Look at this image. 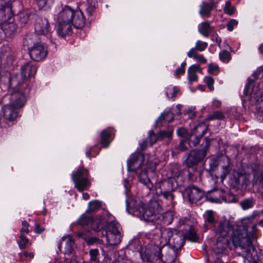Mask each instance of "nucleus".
Wrapping results in <instances>:
<instances>
[{"label": "nucleus", "instance_id": "1", "mask_svg": "<svg viewBox=\"0 0 263 263\" xmlns=\"http://www.w3.org/2000/svg\"><path fill=\"white\" fill-rule=\"evenodd\" d=\"M205 144L201 149H194L191 151L186 159V164L188 167V177L191 181H196L200 176L202 173L201 167L197 166L199 162L201 161L206 155L207 149L210 144V140L205 138Z\"/></svg>", "mask_w": 263, "mask_h": 263}, {"label": "nucleus", "instance_id": "2", "mask_svg": "<svg viewBox=\"0 0 263 263\" xmlns=\"http://www.w3.org/2000/svg\"><path fill=\"white\" fill-rule=\"evenodd\" d=\"M253 235L249 234L247 230L242 227H235L233 229L231 233L230 239L231 241L234 248L239 247L242 250V252L248 254L249 252V247L252 244Z\"/></svg>", "mask_w": 263, "mask_h": 263}, {"label": "nucleus", "instance_id": "3", "mask_svg": "<svg viewBox=\"0 0 263 263\" xmlns=\"http://www.w3.org/2000/svg\"><path fill=\"white\" fill-rule=\"evenodd\" d=\"M11 101L12 104L5 105L2 110L4 118L9 121L16 118L17 113L16 109L24 105L26 99L24 93L14 92L11 94Z\"/></svg>", "mask_w": 263, "mask_h": 263}, {"label": "nucleus", "instance_id": "4", "mask_svg": "<svg viewBox=\"0 0 263 263\" xmlns=\"http://www.w3.org/2000/svg\"><path fill=\"white\" fill-rule=\"evenodd\" d=\"M71 177L75 187L79 192L88 190L90 186L88 171L84 167H79L71 175Z\"/></svg>", "mask_w": 263, "mask_h": 263}, {"label": "nucleus", "instance_id": "5", "mask_svg": "<svg viewBox=\"0 0 263 263\" xmlns=\"http://www.w3.org/2000/svg\"><path fill=\"white\" fill-rule=\"evenodd\" d=\"M173 187L172 179L163 180L156 184V192L159 196H162L173 204L174 199V195L172 193Z\"/></svg>", "mask_w": 263, "mask_h": 263}, {"label": "nucleus", "instance_id": "6", "mask_svg": "<svg viewBox=\"0 0 263 263\" xmlns=\"http://www.w3.org/2000/svg\"><path fill=\"white\" fill-rule=\"evenodd\" d=\"M161 212V208L156 201H152L147 205L142 206L138 213L145 221H152V217Z\"/></svg>", "mask_w": 263, "mask_h": 263}, {"label": "nucleus", "instance_id": "7", "mask_svg": "<svg viewBox=\"0 0 263 263\" xmlns=\"http://www.w3.org/2000/svg\"><path fill=\"white\" fill-rule=\"evenodd\" d=\"M161 248L152 244L147 245L141 253L142 259L146 262H153L161 258Z\"/></svg>", "mask_w": 263, "mask_h": 263}, {"label": "nucleus", "instance_id": "8", "mask_svg": "<svg viewBox=\"0 0 263 263\" xmlns=\"http://www.w3.org/2000/svg\"><path fill=\"white\" fill-rule=\"evenodd\" d=\"M105 235L107 243L110 246L117 245L121 241L122 236L118 229V225H110L105 229Z\"/></svg>", "mask_w": 263, "mask_h": 263}, {"label": "nucleus", "instance_id": "9", "mask_svg": "<svg viewBox=\"0 0 263 263\" xmlns=\"http://www.w3.org/2000/svg\"><path fill=\"white\" fill-rule=\"evenodd\" d=\"M234 227L231 222L227 219L218 221L215 226V234L216 237L228 238Z\"/></svg>", "mask_w": 263, "mask_h": 263}, {"label": "nucleus", "instance_id": "10", "mask_svg": "<svg viewBox=\"0 0 263 263\" xmlns=\"http://www.w3.org/2000/svg\"><path fill=\"white\" fill-rule=\"evenodd\" d=\"M35 33L42 35L44 37H48L50 35V27L48 20L45 17H39L36 19L34 25Z\"/></svg>", "mask_w": 263, "mask_h": 263}, {"label": "nucleus", "instance_id": "11", "mask_svg": "<svg viewBox=\"0 0 263 263\" xmlns=\"http://www.w3.org/2000/svg\"><path fill=\"white\" fill-rule=\"evenodd\" d=\"M114 217L107 212H105L100 216L99 219H97L96 221L93 222V224H96V227H93V229L95 231H99L100 230L106 227V229L110 225H117V224L113 222Z\"/></svg>", "mask_w": 263, "mask_h": 263}, {"label": "nucleus", "instance_id": "12", "mask_svg": "<svg viewBox=\"0 0 263 263\" xmlns=\"http://www.w3.org/2000/svg\"><path fill=\"white\" fill-rule=\"evenodd\" d=\"M168 242L172 249L177 251L180 249L185 243V237L181 233L174 234L171 230L167 231Z\"/></svg>", "mask_w": 263, "mask_h": 263}, {"label": "nucleus", "instance_id": "13", "mask_svg": "<svg viewBox=\"0 0 263 263\" xmlns=\"http://www.w3.org/2000/svg\"><path fill=\"white\" fill-rule=\"evenodd\" d=\"M48 53L47 47L41 42L29 49L30 58L35 61L44 59Z\"/></svg>", "mask_w": 263, "mask_h": 263}, {"label": "nucleus", "instance_id": "14", "mask_svg": "<svg viewBox=\"0 0 263 263\" xmlns=\"http://www.w3.org/2000/svg\"><path fill=\"white\" fill-rule=\"evenodd\" d=\"M144 162V156L139 153L133 154L128 160L127 167L128 171L136 172L140 168Z\"/></svg>", "mask_w": 263, "mask_h": 263}, {"label": "nucleus", "instance_id": "15", "mask_svg": "<svg viewBox=\"0 0 263 263\" xmlns=\"http://www.w3.org/2000/svg\"><path fill=\"white\" fill-rule=\"evenodd\" d=\"M74 246V240L71 237L67 236L62 238L58 248L61 252L65 254H70L73 251Z\"/></svg>", "mask_w": 263, "mask_h": 263}, {"label": "nucleus", "instance_id": "16", "mask_svg": "<svg viewBox=\"0 0 263 263\" xmlns=\"http://www.w3.org/2000/svg\"><path fill=\"white\" fill-rule=\"evenodd\" d=\"M176 251L172 249L163 247L161 248V258L159 259L164 263H173L176 258Z\"/></svg>", "mask_w": 263, "mask_h": 263}, {"label": "nucleus", "instance_id": "17", "mask_svg": "<svg viewBox=\"0 0 263 263\" xmlns=\"http://www.w3.org/2000/svg\"><path fill=\"white\" fill-rule=\"evenodd\" d=\"M186 192L190 201L192 203H196L199 201L203 196L202 191L194 186L187 187Z\"/></svg>", "mask_w": 263, "mask_h": 263}, {"label": "nucleus", "instance_id": "18", "mask_svg": "<svg viewBox=\"0 0 263 263\" xmlns=\"http://www.w3.org/2000/svg\"><path fill=\"white\" fill-rule=\"evenodd\" d=\"M216 238L217 241L213 248L216 254L223 253L227 247H229L231 249H233V246H231L228 238H220L219 237H216Z\"/></svg>", "mask_w": 263, "mask_h": 263}, {"label": "nucleus", "instance_id": "19", "mask_svg": "<svg viewBox=\"0 0 263 263\" xmlns=\"http://www.w3.org/2000/svg\"><path fill=\"white\" fill-rule=\"evenodd\" d=\"M71 25L77 29L82 28L85 25L83 13L80 10H74Z\"/></svg>", "mask_w": 263, "mask_h": 263}, {"label": "nucleus", "instance_id": "20", "mask_svg": "<svg viewBox=\"0 0 263 263\" xmlns=\"http://www.w3.org/2000/svg\"><path fill=\"white\" fill-rule=\"evenodd\" d=\"M41 38H40L35 33L28 34L25 37L23 41V45L27 47L29 50L33 46L39 44L41 42Z\"/></svg>", "mask_w": 263, "mask_h": 263}, {"label": "nucleus", "instance_id": "21", "mask_svg": "<svg viewBox=\"0 0 263 263\" xmlns=\"http://www.w3.org/2000/svg\"><path fill=\"white\" fill-rule=\"evenodd\" d=\"M74 10L68 6L65 7L59 13L58 21L71 23L73 16Z\"/></svg>", "mask_w": 263, "mask_h": 263}, {"label": "nucleus", "instance_id": "22", "mask_svg": "<svg viewBox=\"0 0 263 263\" xmlns=\"http://www.w3.org/2000/svg\"><path fill=\"white\" fill-rule=\"evenodd\" d=\"M143 203L140 200H137L133 198H128L126 200V209L129 212L139 213Z\"/></svg>", "mask_w": 263, "mask_h": 263}, {"label": "nucleus", "instance_id": "23", "mask_svg": "<svg viewBox=\"0 0 263 263\" xmlns=\"http://www.w3.org/2000/svg\"><path fill=\"white\" fill-rule=\"evenodd\" d=\"M36 67L30 63H27L22 66L21 73L24 79L34 76L36 72Z\"/></svg>", "mask_w": 263, "mask_h": 263}, {"label": "nucleus", "instance_id": "24", "mask_svg": "<svg viewBox=\"0 0 263 263\" xmlns=\"http://www.w3.org/2000/svg\"><path fill=\"white\" fill-rule=\"evenodd\" d=\"M59 25L57 29L58 34L64 37L68 35L71 31V23L67 22H61V21H58Z\"/></svg>", "mask_w": 263, "mask_h": 263}, {"label": "nucleus", "instance_id": "25", "mask_svg": "<svg viewBox=\"0 0 263 263\" xmlns=\"http://www.w3.org/2000/svg\"><path fill=\"white\" fill-rule=\"evenodd\" d=\"M111 127H108L103 130L101 133V144L103 147H108L111 141L110 139L111 134Z\"/></svg>", "mask_w": 263, "mask_h": 263}, {"label": "nucleus", "instance_id": "26", "mask_svg": "<svg viewBox=\"0 0 263 263\" xmlns=\"http://www.w3.org/2000/svg\"><path fill=\"white\" fill-rule=\"evenodd\" d=\"M208 129V127L206 124L204 123H200L192 129L191 133L194 136L202 138L206 133Z\"/></svg>", "mask_w": 263, "mask_h": 263}, {"label": "nucleus", "instance_id": "27", "mask_svg": "<svg viewBox=\"0 0 263 263\" xmlns=\"http://www.w3.org/2000/svg\"><path fill=\"white\" fill-rule=\"evenodd\" d=\"M139 181L148 189H151L153 185L148 178L146 171H141L138 176Z\"/></svg>", "mask_w": 263, "mask_h": 263}, {"label": "nucleus", "instance_id": "28", "mask_svg": "<svg viewBox=\"0 0 263 263\" xmlns=\"http://www.w3.org/2000/svg\"><path fill=\"white\" fill-rule=\"evenodd\" d=\"M201 69L199 66L197 65H193L189 67L188 69V79L189 82L192 83L193 82L196 81L198 77L196 74L197 71H200Z\"/></svg>", "mask_w": 263, "mask_h": 263}, {"label": "nucleus", "instance_id": "29", "mask_svg": "<svg viewBox=\"0 0 263 263\" xmlns=\"http://www.w3.org/2000/svg\"><path fill=\"white\" fill-rule=\"evenodd\" d=\"M213 31V28L211 26L209 22H204L201 23L200 27L198 29L199 33L205 37H208Z\"/></svg>", "mask_w": 263, "mask_h": 263}, {"label": "nucleus", "instance_id": "30", "mask_svg": "<svg viewBox=\"0 0 263 263\" xmlns=\"http://www.w3.org/2000/svg\"><path fill=\"white\" fill-rule=\"evenodd\" d=\"M223 193L221 191L216 190L207 196L209 200L214 202H220L221 198L223 199Z\"/></svg>", "mask_w": 263, "mask_h": 263}, {"label": "nucleus", "instance_id": "31", "mask_svg": "<svg viewBox=\"0 0 263 263\" xmlns=\"http://www.w3.org/2000/svg\"><path fill=\"white\" fill-rule=\"evenodd\" d=\"M187 55L190 58H193L197 62L201 63H205L206 59L202 54H199L193 49H190L187 53Z\"/></svg>", "mask_w": 263, "mask_h": 263}, {"label": "nucleus", "instance_id": "32", "mask_svg": "<svg viewBox=\"0 0 263 263\" xmlns=\"http://www.w3.org/2000/svg\"><path fill=\"white\" fill-rule=\"evenodd\" d=\"M200 7V10L199 11V14L202 16H209L211 10L214 8L211 6L210 4L205 2L202 3Z\"/></svg>", "mask_w": 263, "mask_h": 263}, {"label": "nucleus", "instance_id": "33", "mask_svg": "<svg viewBox=\"0 0 263 263\" xmlns=\"http://www.w3.org/2000/svg\"><path fill=\"white\" fill-rule=\"evenodd\" d=\"M2 29L6 35H10L16 31V25L13 23H5Z\"/></svg>", "mask_w": 263, "mask_h": 263}, {"label": "nucleus", "instance_id": "34", "mask_svg": "<svg viewBox=\"0 0 263 263\" xmlns=\"http://www.w3.org/2000/svg\"><path fill=\"white\" fill-rule=\"evenodd\" d=\"M94 221H96V220H93L90 217L85 215H83L78 220V223L82 226H86L90 223L92 229L93 227H96V224L93 223Z\"/></svg>", "mask_w": 263, "mask_h": 263}, {"label": "nucleus", "instance_id": "35", "mask_svg": "<svg viewBox=\"0 0 263 263\" xmlns=\"http://www.w3.org/2000/svg\"><path fill=\"white\" fill-rule=\"evenodd\" d=\"M253 184H259L263 187V168L254 174Z\"/></svg>", "mask_w": 263, "mask_h": 263}, {"label": "nucleus", "instance_id": "36", "mask_svg": "<svg viewBox=\"0 0 263 263\" xmlns=\"http://www.w3.org/2000/svg\"><path fill=\"white\" fill-rule=\"evenodd\" d=\"M53 3V0H36V4L40 9L46 10L49 8Z\"/></svg>", "mask_w": 263, "mask_h": 263}, {"label": "nucleus", "instance_id": "37", "mask_svg": "<svg viewBox=\"0 0 263 263\" xmlns=\"http://www.w3.org/2000/svg\"><path fill=\"white\" fill-rule=\"evenodd\" d=\"M173 114L171 111H167L166 112H164L163 113L161 114L160 116L157 120V123L158 124L159 122L161 121L162 120L170 122L173 120Z\"/></svg>", "mask_w": 263, "mask_h": 263}, {"label": "nucleus", "instance_id": "38", "mask_svg": "<svg viewBox=\"0 0 263 263\" xmlns=\"http://www.w3.org/2000/svg\"><path fill=\"white\" fill-rule=\"evenodd\" d=\"M255 99L257 108L262 112L261 116L263 117V92H258L255 97Z\"/></svg>", "mask_w": 263, "mask_h": 263}, {"label": "nucleus", "instance_id": "39", "mask_svg": "<svg viewBox=\"0 0 263 263\" xmlns=\"http://www.w3.org/2000/svg\"><path fill=\"white\" fill-rule=\"evenodd\" d=\"M224 118V115L221 111H217L209 115L206 117L207 120H222Z\"/></svg>", "mask_w": 263, "mask_h": 263}, {"label": "nucleus", "instance_id": "40", "mask_svg": "<svg viewBox=\"0 0 263 263\" xmlns=\"http://www.w3.org/2000/svg\"><path fill=\"white\" fill-rule=\"evenodd\" d=\"M254 217L253 216L244 218L242 219L241 225L237 226V227H243L245 230L248 232V229L251 224L253 223Z\"/></svg>", "mask_w": 263, "mask_h": 263}, {"label": "nucleus", "instance_id": "41", "mask_svg": "<svg viewBox=\"0 0 263 263\" xmlns=\"http://www.w3.org/2000/svg\"><path fill=\"white\" fill-rule=\"evenodd\" d=\"M207 47L208 43L206 42L198 40L196 42L195 47L191 48V49H193L197 52H198V51L201 52L204 51Z\"/></svg>", "mask_w": 263, "mask_h": 263}, {"label": "nucleus", "instance_id": "42", "mask_svg": "<svg viewBox=\"0 0 263 263\" xmlns=\"http://www.w3.org/2000/svg\"><path fill=\"white\" fill-rule=\"evenodd\" d=\"M173 132V129L172 128H169L167 130L160 131L158 133V137L162 139L165 138L171 139L172 138Z\"/></svg>", "mask_w": 263, "mask_h": 263}, {"label": "nucleus", "instance_id": "43", "mask_svg": "<svg viewBox=\"0 0 263 263\" xmlns=\"http://www.w3.org/2000/svg\"><path fill=\"white\" fill-rule=\"evenodd\" d=\"M184 236L185 237V239L186 238L191 241L195 242L198 240V236L196 233L192 229L189 230Z\"/></svg>", "mask_w": 263, "mask_h": 263}, {"label": "nucleus", "instance_id": "44", "mask_svg": "<svg viewBox=\"0 0 263 263\" xmlns=\"http://www.w3.org/2000/svg\"><path fill=\"white\" fill-rule=\"evenodd\" d=\"M28 242V239L23 234H21L20 236V240L18 241L20 248L21 249H25Z\"/></svg>", "mask_w": 263, "mask_h": 263}, {"label": "nucleus", "instance_id": "45", "mask_svg": "<svg viewBox=\"0 0 263 263\" xmlns=\"http://www.w3.org/2000/svg\"><path fill=\"white\" fill-rule=\"evenodd\" d=\"M90 255V260L95 262L99 261L98 256L99 251L97 249H90L89 251Z\"/></svg>", "mask_w": 263, "mask_h": 263}, {"label": "nucleus", "instance_id": "46", "mask_svg": "<svg viewBox=\"0 0 263 263\" xmlns=\"http://www.w3.org/2000/svg\"><path fill=\"white\" fill-rule=\"evenodd\" d=\"M219 58L223 62H228L231 60V57L228 51L223 50L219 53Z\"/></svg>", "mask_w": 263, "mask_h": 263}, {"label": "nucleus", "instance_id": "47", "mask_svg": "<svg viewBox=\"0 0 263 263\" xmlns=\"http://www.w3.org/2000/svg\"><path fill=\"white\" fill-rule=\"evenodd\" d=\"M179 89L176 87H168L166 91V95L168 98H173L176 97Z\"/></svg>", "mask_w": 263, "mask_h": 263}, {"label": "nucleus", "instance_id": "48", "mask_svg": "<svg viewBox=\"0 0 263 263\" xmlns=\"http://www.w3.org/2000/svg\"><path fill=\"white\" fill-rule=\"evenodd\" d=\"M101 206V203L98 201L95 200L90 202L87 211L92 212L98 209Z\"/></svg>", "mask_w": 263, "mask_h": 263}, {"label": "nucleus", "instance_id": "49", "mask_svg": "<svg viewBox=\"0 0 263 263\" xmlns=\"http://www.w3.org/2000/svg\"><path fill=\"white\" fill-rule=\"evenodd\" d=\"M29 13L24 12L19 14L20 22L23 24H26L30 20Z\"/></svg>", "mask_w": 263, "mask_h": 263}, {"label": "nucleus", "instance_id": "50", "mask_svg": "<svg viewBox=\"0 0 263 263\" xmlns=\"http://www.w3.org/2000/svg\"><path fill=\"white\" fill-rule=\"evenodd\" d=\"M189 138V144L191 146H196L199 143L200 139L201 137L194 136V135H192V133H191Z\"/></svg>", "mask_w": 263, "mask_h": 263}, {"label": "nucleus", "instance_id": "51", "mask_svg": "<svg viewBox=\"0 0 263 263\" xmlns=\"http://www.w3.org/2000/svg\"><path fill=\"white\" fill-rule=\"evenodd\" d=\"M235 10V7L231 6V4L230 1H227L226 3L225 7L224 8L225 13L228 14L230 15H231L234 13Z\"/></svg>", "mask_w": 263, "mask_h": 263}, {"label": "nucleus", "instance_id": "52", "mask_svg": "<svg viewBox=\"0 0 263 263\" xmlns=\"http://www.w3.org/2000/svg\"><path fill=\"white\" fill-rule=\"evenodd\" d=\"M178 135L180 137L188 138L190 137L191 134H190L187 130L184 127H180L178 129L177 131Z\"/></svg>", "mask_w": 263, "mask_h": 263}, {"label": "nucleus", "instance_id": "53", "mask_svg": "<svg viewBox=\"0 0 263 263\" xmlns=\"http://www.w3.org/2000/svg\"><path fill=\"white\" fill-rule=\"evenodd\" d=\"M204 81L208 85V87L210 91H213L214 89L213 86L214 83V79L210 77H205L204 79Z\"/></svg>", "mask_w": 263, "mask_h": 263}, {"label": "nucleus", "instance_id": "54", "mask_svg": "<svg viewBox=\"0 0 263 263\" xmlns=\"http://www.w3.org/2000/svg\"><path fill=\"white\" fill-rule=\"evenodd\" d=\"M158 139V136L154 132L151 130L149 132V136L147 139L151 145L155 143Z\"/></svg>", "mask_w": 263, "mask_h": 263}, {"label": "nucleus", "instance_id": "55", "mask_svg": "<svg viewBox=\"0 0 263 263\" xmlns=\"http://www.w3.org/2000/svg\"><path fill=\"white\" fill-rule=\"evenodd\" d=\"M240 205L243 210H247L252 207L253 203L251 200L246 199L241 201Z\"/></svg>", "mask_w": 263, "mask_h": 263}, {"label": "nucleus", "instance_id": "56", "mask_svg": "<svg viewBox=\"0 0 263 263\" xmlns=\"http://www.w3.org/2000/svg\"><path fill=\"white\" fill-rule=\"evenodd\" d=\"M238 25V21L234 19H231L227 24V28L229 31H232L234 27Z\"/></svg>", "mask_w": 263, "mask_h": 263}, {"label": "nucleus", "instance_id": "57", "mask_svg": "<svg viewBox=\"0 0 263 263\" xmlns=\"http://www.w3.org/2000/svg\"><path fill=\"white\" fill-rule=\"evenodd\" d=\"M206 221L211 223H213L215 221L214 215L212 211H208L206 213Z\"/></svg>", "mask_w": 263, "mask_h": 263}, {"label": "nucleus", "instance_id": "58", "mask_svg": "<svg viewBox=\"0 0 263 263\" xmlns=\"http://www.w3.org/2000/svg\"><path fill=\"white\" fill-rule=\"evenodd\" d=\"M186 147L184 145V142L183 140L180 141L179 144L175 148L177 152L180 151H184L186 149Z\"/></svg>", "mask_w": 263, "mask_h": 263}, {"label": "nucleus", "instance_id": "59", "mask_svg": "<svg viewBox=\"0 0 263 263\" xmlns=\"http://www.w3.org/2000/svg\"><path fill=\"white\" fill-rule=\"evenodd\" d=\"M102 242L99 238L95 237H91L87 240V243L89 245H92L95 243H100Z\"/></svg>", "mask_w": 263, "mask_h": 263}, {"label": "nucleus", "instance_id": "60", "mask_svg": "<svg viewBox=\"0 0 263 263\" xmlns=\"http://www.w3.org/2000/svg\"><path fill=\"white\" fill-rule=\"evenodd\" d=\"M218 66L213 64H210L208 66V72L211 73H214L218 70Z\"/></svg>", "mask_w": 263, "mask_h": 263}, {"label": "nucleus", "instance_id": "61", "mask_svg": "<svg viewBox=\"0 0 263 263\" xmlns=\"http://www.w3.org/2000/svg\"><path fill=\"white\" fill-rule=\"evenodd\" d=\"M229 164L223 167V172L221 174L220 177L222 180L224 179L226 177V176L229 173Z\"/></svg>", "mask_w": 263, "mask_h": 263}, {"label": "nucleus", "instance_id": "62", "mask_svg": "<svg viewBox=\"0 0 263 263\" xmlns=\"http://www.w3.org/2000/svg\"><path fill=\"white\" fill-rule=\"evenodd\" d=\"M147 142V140H143L140 143V148L141 151H144L146 149Z\"/></svg>", "mask_w": 263, "mask_h": 263}, {"label": "nucleus", "instance_id": "63", "mask_svg": "<svg viewBox=\"0 0 263 263\" xmlns=\"http://www.w3.org/2000/svg\"><path fill=\"white\" fill-rule=\"evenodd\" d=\"M185 72V69L179 67L177 68L175 72V74L176 77H178L180 74L184 73Z\"/></svg>", "mask_w": 263, "mask_h": 263}, {"label": "nucleus", "instance_id": "64", "mask_svg": "<svg viewBox=\"0 0 263 263\" xmlns=\"http://www.w3.org/2000/svg\"><path fill=\"white\" fill-rule=\"evenodd\" d=\"M4 1L5 2L4 7L10 10L13 0H4Z\"/></svg>", "mask_w": 263, "mask_h": 263}]
</instances>
